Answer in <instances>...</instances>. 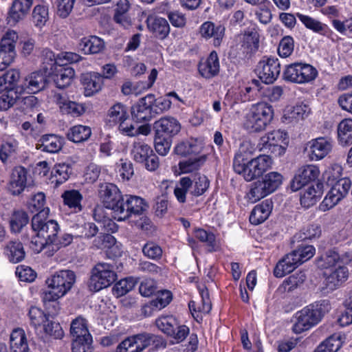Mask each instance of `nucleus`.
Wrapping results in <instances>:
<instances>
[{
  "instance_id": "5701e85b",
  "label": "nucleus",
  "mask_w": 352,
  "mask_h": 352,
  "mask_svg": "<svg viewBox=\"0 0 352 352\" xmlns=\"http://www.w3.org/2000/svg\"><path fill=\"white\" fill-rule=\"evenodd\" d=\"M225 34V28L220 24H215L211 21H206L199 28V34L201 38L208 40L212 39L215 47L221 43Z\"/></svg>"
},
{
  "instance_id": "bb28decb",
  "label": "nucleus",
  "mask_w": 352,
  "mask_h": 352,
  "mask_svg": "<svg viewBox=\"0 0 352 352\" xmlns=\"http://www.w3.org/2000/svg\"><path fill=\"white\" fill-rule=\"evenodd\" d=\"M309 113L310 108L307 104L299 103L289 106L284 109L281 121L285 124H293L305 119Z\"/></svg>"
},
{
  "instance_id": "69168bd1",
  "label": "nucleus",
  "mask_w": 352,
  "mask_h": 352,
  "mask_svg": "<svg viewBox=\"0 0 352 352\" xmlns=\"http://www.w3.org/2000/svg\"><path fill=\"white\" fill-rule=\"evenodd\" d=\"M192 182V186L190 187V193L196 197L202 195L210 186L209 179L204 175H196Z\"/></svg>"
},
{
  "instance_id": "c756f323",
  "label": "nucleus",
  "mask_w": 352,
  "mask_h": 352,
  "mask_svg": "<svg viewBox=\"0 0 352 352\" xmlns=\"http://www.w3.org/2000/svg\"><path fill=\"white\" fill-rule=\"evenodd\" d=\"M81 83L85 96H91L102 89L104 82L102 75L96 72H89L81 76Z\"/></svg>"
},
{
  "instance_id": "f8f14e48",
  "label": "nucleus",
  "mask_w": 352,
  "mask_h": 352,
  "mask_svg": "<svg viewBox=\"0 0 352 352\" xmlns=\"http://www.w3.org/2000/svg\"><path fill=\"white\" fill-rule=\"evenodd\" d=\"M159 336L141 333L130 336L117 346L116 352H141L152 344L162 341Z\"/></svg>"
},
{
  "instance_id": "0e129e2a",
  "label": "nucleus",
  "mask_w": 352,
  "mask_h": 352,
  "mask_svg": "<svg viewBox=\"0 0 352 352\" xmlns=\"http://www.w3.org/2000/svg\"><path fill=\"white\" fill-rule=\"evenodd\" d=\"M258 42V34L256 31L245 32L241 38V46L248 53L257 50Z\"/></svg>"
},
{
  "instance_id": "ea45409f",
  "label": "nucleus",
  "mask_w": 352,
  "mask_h": 352,
  "mask_svg": "<svg viewBox=\"0 0 352 352\" xmlns=\"http://www.w3.org/2000/svg\"><path fill=\"white\" fill-rule=\"evenodd\" d=\"M206 155H200L181 161L178 164V170H174L176 175H182L197 170L206 162Z\"/></svg>"
},
{
  "instance_id": "8fccbe9b",
  "label": "nucleus",
  "mask_w": 352,
  "mask_h": 352,
  "mask_svg": "<svg viewBox=\"0 0 352 352\" xmlns=\"http://www.w3.org/2000/svg\"><path fill=\"white\" fill-rule=\"evenodd\" d=\"M256 148L251 141L243 140L239 148L237 153L235 155V157L233 163L234 169L236 168L237 164L241 165L244 162H247L248 157L253 155L256 151Z\"/></svg>"
},
{
  "instance_id": "864d4df0",
  "label": "nucleus",
  "mask_w": 352,
  "mask_h": 352,
  "mask_svg": "<svg viewBox=\"0 0 352 352\" xmlns=\"http://www.w3.org/2000/svg\"><path fill=\"white\" fill-rule=\"evenodd\" d=\"M339 143L345 146L352 142V119H343L338 125Z\"/></svg>"
},
{
  "instance_id": "f704fd0d",
  "label": "nucleus",
  "mask_w": 352,
  "mask_h": 352,
  "mask_svg": "<svg viewBox=\"0 0 352 352\" xmlns=\"http://www.w3.org/2000/svg\"><path fill=\"white\" fill-rule=\"evenodd\" d=\"M10 352H29L28 340L25 331L16 328L12 331L10 336Z\"/></svg>"
},
{
  "instance_id": "1a4fd4ad",
  "label": "nucleus",
  "mask_w": 352,
  "mask_h": 352,
  "mask_svg": "<svg viewBox=\"0 0 352 352\" xmlns=\"http://www.w3.org/2000/svg\"><path fill=\"white\" fill-rule=\"evenodd\" d=\"M318 74L317 69L311 65L303 62H296L285 67L283 78L291 82L305 84L314 80Z\"/></svg>"
},
{
  "instance_id": "c03bdc74",
  "label": "nucleus",
  "mask_w": 352,
  "mask_h": 352,
  "mask_svg": "<svg viewBox=\"0 0 352 352\" xmlns=\"http://www.w3.org/2000/svg\"><path fill=\"white\" fill-rule=\"evenodd\" d=\"M106 208L97 206L94 210V218L98 222L104 232H115L118 230L116 223L107 217Z\"/></svg>"
},
{
  "instance_id": "3c124183",
  "label": "nucleus",
  "mask_w": 352,
  "mask_h": 352,
  "mask_svg": "<svg viewBox=\"0 0 352 352\" xmlns=\"http://www.w3.org/2000/svg\"><path fill=\"white\" fill-rule=\"evenodd\" d=\"M45 195L43 192H38L32 196L28 202V209L31 212L41 214V217H47L50 213V208L45 207Z\"/></svg>"
},
{
  "instance_id": "dca6fc26",
  "label": "nucleus",
  "mask_w": 352,
  "mask_h": 352,
  "mask_svg": "<svg viewBox=\"0 0 352 352\" xmlns=\"http://www.w3.org/2000/svg\"><path fill=\"white\" fill-rule=\"evenodd\" d=\"M48 83L45 71L34 72L25 77L22 83L16 88L19 94H34L44 89Z\"/></svg>"
},
{
  "instance_id": "6ab92c4d",
  "label": "nucleus",
  "mask_w": 352,
  "mask_h": 352,
  "mask_svg": "<svg viewBox=\"0 0 352 352\" xmlns=\"http://www.w3.org/2000/svg\"><path fill=\"white\" fill-rule=\"evenodd\" d=\"M43 217H41V214H36L33 217L32 220V230L35 233L41 234L42 236H44L52 243L57 235L60 227L56 221H46Z\"/></svg>"
},
{
  "instance_id": "ddd939ff",
  "label": "nucleus",
  "mask_w": 352,
  "mask_h": 352,
  "mask_svg": "<svg viewBox=\"0 0 352 352\" xmlns=\"http://www.w3.org/2000/svg\"><path fill=\"white\" fill-rule=\"evenodd\" d=\"M106 122L109 126H117L118 131L123 135L130 131L128 126L131 122L127 107L121 103H116L111 106L107 113Z\"/></svg>"
},
{
  "instance_id": "680f3d73",
  "label": "nucleus",
  "mask_w": 352,
  "mask_h": 352,
  "mask_svg": "<svg viewBox=\"0 0 352 352\" xmlns=\"http://www.w3.org/2000/svg\"><path fill=\"white\" fill-rule=\"evenodd\" d=\"M192 182L188 177H182L174 189V195L179 203H184L186 194L190 192Z\"/></svg>"
},
{
  "instance_id": "4be33fe9",
  "label": "nucleus",
  "mask_w": 352,
  "mask_h": 352,
  "mask_svg": "<svg viewBox=\"0 0 352 352\" xmlns=\"http://www.w3.org/2000/svg\"><path fill=\"white\" fill-rule=\"evenodd\" d=\"M325 285L330 290H335L342 285L349 277V270L342 264L324 272Z\"/></svg>"
},
{
  "instance_id": "7c9ffc66",
  "label": "nucleus",
  "mask_w": 352,
  "mask_h": 352,
  "mask_svg": "<svg viewBox=\"0 0 352 352\" xmlns=\"http://www.w3.org/2000/svg\"><path fill=\"white\" fill-rule=\"evenodd\" d=\"M322 180L323 184L325 183L329 187H338V184H341V182H346L348 184V187L351 186L350 179L342 176V168L339 164H333L329 166L322 173Z\"/></svg>"
},
{
  "instance_id": "423d86ee",
  "label": "nucleus",
  "mask_w": 352,
  "mask_h": 352,
  "mask_svg": "<svg viewBox=\"0 0 352 352\" xmlns=\"http://www.w3.org/2000/svg\"><path fill=\"white\" fill-rule=\"evenodd\" d=\"M117 278L113 266L104 262L98 263L91 269L88 287L91 292H98L110 286Z\"/></svg>"
},
{
  "instance_id": "49530a36",
  "label": "nucleus",
  "mask_w": 352,
  "mask_h": 352,
  "mask_svg": "<svg viewBox=\"0 0 352 352\" xmlns=\"http://www.w3.org/2000/svg\"><path fill=\"white\" fill-rule=\"evenodd\" d=\"M49 6L46 3L36 5L32 12V20L34 26L38 29L43 28L49 21Z\"/></svg>"
},
{
  "instance_id": "f257e3e1",
  "label": "nucleus",
  "mask_w": 352,
  "mask_h": 352,
  "mask_svg": "<svg viewBox=\"0 0 352 352\" xmlns=\"http://www.w3.org/2000/svg\"><path fill=\"white\" fill-rule=\"evenodd\" d=\"M74 272L69 270H60L45 280V288L42 294L44 303L56 301L65 296L76 283Z\"/></svg>"
},
{
  "instance_id": "a18cd8bd",
  "label": "nucleus",
  "mask_w": 352,
  "mask_h": 352,
  "mask_svg": "<svg viewBox=\"0 0 352 352\" xmlns=\"http://www.w3.org/2000/svg\"><path fill=\"white\" fill-rule=\"evenodd\" d=\"M194 236L201 242L206 243L210 252H216L221 248V243L215 235L201 228L195 229Z\"/></svg>"
},
{
  "instance_id": "6e6552de",
  "label": "nucleus",
  "mask_w": 352,
  "mask_h": 352,
  "mask_svg": "<svg viewBox=\"0 0 352 352\" xmlns=\"http://www.w3.org/2000/svg\"><path fill=\"white\" fill-rule=\"evenodd\" d=\"M272 164L273 160L270 156L260 155L241 165L237 164L234 170L236 173L242 175L246 181L250 182L263 175L272 168Z\"/></svg>"
},
{
  "instance_id": "f3484780",
  "label": "nucleus",
  "mask_w": 352,
  "mask_h": 352,
  "mask_svg": "<svg viewBox=\"0 0 352 352\" xmlns=\"http://www.w3.org/2000/svg\"><path fill=\"white\" fill-rule=\"evenodd\" d=\"M258 78L265 83L274 82L280 72V65L277 58L270 57L261 60L256 67Z\"/></svg>"
},
{
  "instance_id": "13d9d810",
  "label": "nucleus",
  "mask_w": 352,
  "mask_h": 352,
  "mask_svg": "<svg viewBox=\"0 0 352 352\" xmlns=\"http://www.w3.org/2000/svg\"><path fill=\"white\" fill-rule=\"evenodd\" d=\"M269 192L260 180L254 182L246 193L245 199L251 204L256 203L260 199L267 196Z\"/></svg>"
},
{
  "instance_id": "052dcab7",
  "label": "nucleus",
  "mask_w": 352,
  "mask_h": 352,
  "mask_svg": "<svg viewBox=\"0 0 352 352\" xmlns=\"http://www.w3.org/2000/svg\"><path fill=\"white\" fill-rule=\"evenodd\" d=\"M269 194L276 190L283 182V176L278 172H270L260 180Z\"/></svg>"
},
{
  "instance_id": "473e14b6",
  "label": "nucleus",
  "mask_w": 352,
  "mask_h": 352,
  "mask_svg": "<svg viewBox=\"0 0 352 352\" xmlns=\"http://www.w3.org/2000/svg\"><path fill=\"white\" fill-rule=\"evenodd\" d=\"M324 192V184L322 182H318L306 188L300 196V204L305 208L314 206L322 197Z\"/></svg>"
},
{
  "instance_id": "2eb2a0df",
  "label": "nucleus",
  "mask_w": 352,
  "mask_h": 352,
  "mask_svg": "<svg viewBox=\"0 0 352 352\" xmlns=\"http://www.w3.org/2000/svg\"><path fill=\"white\" fill-rule=\"evenodd\" d=\"M99 196L104 207L111 210V214L115 219L117 208H119L122 201V195L118 188L111 183L102 184L99 190Z\"/></svg>"
},
{
  "instance_id": "4d7b16f0",
  "label": "nucleus",
  "mask_w": 352,
  "mask_h": 352,
  "mask_svg": "<svg viewBox=\"0 0 352 352\" xmlns=\"http://www.w3.org/2000/svg\"><path fill=\"white\" fill-rule=\"evenodd\" d=\"M343 261L340 259V255L335 251L329 250L322 255L318 261V267L325 269V271L336 267Z\"/></svg>"
},
{
  "instance_id": "412c9836",
  "label": "nucleus",
  "mask_w": 352,
  "mask_h": 352,
  "mask_svg": "<svg viewBox=\"0 0 352 352\" xmlns=\"http://www.w3.org/2000/svg\"><path fill=\"white\" fill-rule=\"evenodd\" d=\"M320 175L319 168L316 165L308 164L301 166L297 170L292 182L294 191L298 190L311 181L315 180Z\"/></svg>"
},
{
  "instance_id": "f03ea898",
  "label": "nucleus",
  "mask_w": 352,
  "mask_h": 352,
  "mask_svg": "<svg viewBox=\"0 0 352 352\" xmlns=\"http://www.w3.org/2000/svg\"><path fill=\"white\" fill-rule=\"evenodd\" d=\"M331 309V304L327 300L316 301L306 306L296 313L293 331L298 334L310 329L318 324Z\"/></svg>"
},
{
  "instance_id": "39448f33",
  "label": "nucleus",
  "mask_w": 352,
  "mask_h": 352,
  "mask_svg": "<svg viewBox=\"0 0 352 352\" xmlns=\"http://www.w3.org/2000/svg\"><path fill=\"white\" fill-rule=\"evenodd\" d=\"M28 316L30 324L36 331H43L46 336L56 339L61 338L63 336V331L60 325L56 322L50 320L48 316L37 307H31Z\"/></svg>"
},
{
  "instance_id": "cd10ccee",
  "label": "nucleus",
  "mask_w": 352,
  "mask_h": 352,
  "mask_svg": "<svg viewBox=\"0 0 352 352\" xmlns=\"http://www.w3.org/2000/svg\"><path fill=\"white\" fill-rule=\"evenodd\" d=\"M34 0H13L8 11V22L16 24L30 12Z\"/></svg>"
},
{
  "instance_id": "2f4dec72",
  "label": "nucleus",
  "mask_w": 352,
  "mask_h": 352,
  "mask_svg": "<svg viewBox=\"0 0 352 352\" xmlns=\"http://www.w3.org/2000/svg\"><path fill=\"white\" fill-rule=\"evenodd\" d=\"M297 16L306 28L315 33L332 38V36L334 34L333 32L327 24L323 23L310 16L300 13H297Z\"/></svg>"
},
{
  "instance_id": "bf43d9fd",
  "label": "nucleus",
  "mask_w": 352,
  "mask_h": 352,
  "mask_svg": "<svg viewBox=\"0 0 352 352\" xmlns=\"http://www.w3.org/2000/svg\"><path fill=\"white\" fill-rule=\"evenodd\" d=\"M29 219L27 213L23 210L14 211L10 218V226L12 232L18 233L27 225Z\"/></svg>"
},
{
  "instance_id": "a878e982",
  "label": "nucleus",
  "mask_w": 352,
  "mask_h": 352,
  "mask_svg": "<svg viewBox=\"0 0 352 352\" xmlns=\"http://www.w3.org/2000/svg\"><path fill=\"white\" fill-rule=\"evenodd\" d=\"M51 78L58 88L63 89L69 86L75 76V71L69 66L56 65L52 67Z\"/></svg>"
},
{
  "instance_id": "09e8293b",
  "label": "nucleus",
  "mask_w": 352,
  "mask_h": 352,
  "mask_svg": "<svg viewBox=\"0 0 352 352\" xmlns=\"http://www.w3.org/2000/svg\"><path fill=\"white\" fill-rule=\"evenodd\" d=\"M91 135V129L89 126L78 124L71 127L67 133V138L69 140L80 143L87 140Z\"/></svg>"
},
{
  "instance_id": "a19ab883",
  "label": "nucleus",
  "mask_w": 352,
  "mask_h": 352,
  "mask_svg": "<svg viewBox=\"0 0 352 352\" xmlns=\"http://www.w3.org/2000/svg\"><path fill=\"white\" fill-rule=\"evenodd\" d=\"M199 294L201 298V305L197 304L195 301L191 300L188 304L190 312L194 318H199L198 313L208 314L212 308L211 302L209 298V293L207 289H199Z\"/></svg>"
},
{
  "instance_id": "a211bd4d",
  "label": "nucleus",
  "mask_w": 352,
  "mask_h": 352,
  "mask_svg": "<svg viewBox=\"0 0 352 352\" xmlns=\"http://www.w3.org/2000/svg\"><path fill=\"white\" fill-rule=\"evenodd\" d=\"M346 182H341L338 187H330L329 190L319 204L320 211L326 212L336 206L349 193L351 187H348Z\"/></svg>"
},
{
  "instance_id": "79ce46f5",
  "label": "nucleus",
  "mask_w": 352,
  "mask_h": 352,
  "mask_svg": "<svg viewBox=\"0 0 352 352\" xmlns=\"http://www.w3.org/2000/svg\"><path fill=\"white\" fill-rule=\"evenodd\" d=\"M104 46V41L96 36L84 37L78 44L79 50L85 54L99 53L103 50Z\"/></svg>"
},
{
  "instance_id": "58836bf2",
  "label": "nucleus",
  "mask_w": 352,
  "mask_h": 352,
  "mask_svg": "<svg viewBox=\"0 0 352 352\" xmlns=\"http://www.w3.org/2000/svg\"><path fill=\"white\" fill-rule=\"evenodd\" d=\"M272 210V203L265 200L253 208L250 215V221L252 224L258 225L264 222L270 216Z\"/></svg>"
},
{
  "instance_id": "338daca9",
  "label": "nucleus",
  "mask_w": 352,
  "mask_h": 352,
  "mask_svg": "<svg viewBox=\"0 0 352 352\" xmlns=\"http://www.w3.org/2000/svg\"><path fill=\"white\" fill-rule=\"evenodd\" d=\"M305 278V274L303 272L295 273L283 281L281 288L284 292H292L304 283Z\"/></svg>"
},
{
  "instance_id": "603ef678",
  "label": "nucleus",
  "mask_w": 352,
  "mask_h": 352,
  "mask_svg": "<svg viewBox=\"0 0 352 352\" xmlns=\"http://www.w3.org/2000/svg\"><path fill=\"white\" fill-rule=\"evenodd\" d=\"M70 333L72 339L92 338L87 327V320L80 316L72 322Z\"/></svg>"
},
{
  "instance_id": "5fc2aeb1",
  "label": "nucleus",
  "mask_w": 352,
  "mask_h": 352,
  "mask_svg": "<svg viewBox=\"0 0 352 352\" xmlns=\"http://www.w3.org/2000/svg\"><path fill=\"white\" fill-rule=\"evenodd\" d=\"M71 167L66 163L56 164L51 172L52 183L58 186L65 182L69 177Z\"/></svg>"
},
{
  "instance_id": "c9c22d12",
  "label": "nucleus",
  "mask_w": 352,
  "mask_h": 352,
  "mask_svg": "<svg viewBox=\"0 0 352 352\" xmlns=\"http://www.w3.org/2000/svg\"><path fill=\"white\" fill-rule=\"evenodd\" d=\"M64 139L56 135H45L38 141L36 147L41 151L50 153L58 152L63 147Z\"/></svg>"
},
{
  "instance_id": "393cba45",
  "label": "nucleus",
  "mask_w": 352,
  "mask_h": 352,
  "mask_svg": "<svg viewBox=\"0 0 352 352\" xmlns=\"http://www.w3.org/2000/svg\"><path fill=\"white\" fill-rule=\"evenodd\" d=\"M27 170L22 166L15 167L11 174L7 189L12 195H19L27 186Z\"/></svg>"
},
{
  "instance_id": "6e6d98bb",
  "label": "nucleus",
  "mask_w": 352,
  "mask_h": 352,
  "mask_svg": "<svg viewBox=\"0 0 352 352\" xmlns=\"http://www.w3.org/2000/svg\"><path fill=\"white\" fill-rule=\"evenodd\" d=\"M5 253L9 261L14 263L21 261L25 255L23 246L19 241H10L5 249Z\"/></svg>"
},
{
  "instance_id": "de8ad7c7",
  "label": "nucleus",
  "mask_w": 352,
  "mask_h": 352,
  "mask_svg": "<svg viewBox=\"0 0 352 352\" xmlns=\"http://www.w3.org/2000/svg\"><path fill=\"white\" fill-rule=\"evenodd\" d=\"M63 203L67 206L72 212H78L82 210L81 201L82 196L79 191L76 190H66L62 195Z\"/></svg>"
},
{
  "instance_id": "aec40b11",
  "label": "nucleus",
  "mask_w": 352,
  "mask_h": 352,
  "mask_svg": "<svg viewBox=\"0 0 352 352\" xmlns=\"http://www.w3.org/2000/svg\"><path fill=\"white\" fill-rule=\"evenodd\" d=\"M52 101L58 107L60 113L73 117L82 116L86 111L85 104L70 100L66 95L54 93Z\"/></svg>"
},
{
  "instance_id": "4c0bfd02",
  "label": "nucleus",
  "mask_w": 352,
  "mask_h": 352,
  "mask_svg": "<svg viewBox=\"0 0 352 352\" xmlns=\"http://www.w3.org/2000/svg\"><path fill=\"white\" fill-rule=\"evenodd\" d=\"M204 144L198 140H190L178 144L175 148V152L180 155L199 156L202 154Z\"/></svg>"
},
{
  "instance_id": "b1692460",
  "label": "nucleus",
  "mask_w": 352,
  "mask_h": 352,
  "mask_svg": "<svg viewBox=\"0 0 352 352\" xmlns=\"http://www.w3.org/2000/svg\"><path fill=\"white\" fill-rule=\"evenodd\" d=\"M155 96L148 94L141 98L131 108L132 117L138 122L149 120L151 118V107L153 104Z\"/></svg>"
},
{
  "instance_id": "0eeeda50",
  "label": "nucleus",
  "mask_w": 352,
  "mask_h": 352,
  "mask_svg": "<svg viewBox=\"0 0 352 352\" xmlns=\"http://www.w3.org/2000/svg\"><path fill=\"white\" fill-rule=\"evenodd\" d=\"M289 144V136L283 130H273L263 135L258 143L260 151L267 150L275 156L285 154Z\"/></svg>"
},
{
  "instance_id": "e2e57ef3",
  "label": "nucleus",
  "mask_w": 352,
  "mask_h": 352,
  "mask_svg": "<svg viewBox=\"0 0 352 352\" xmlns=\"http://www.w3.org/2000/svg\"><path fill=\"white\" fill-rule=\"evenodd\" d=\"M157 327L169 336L173 333V329L178 325V321L172 316H162L155 321Z\"/></svg>"
},
{
  "instance_id": "9d476101",
  "label": "nucleus",
  "mask_w": 352,
  "mask_h": 352,
  "mask_svg": "<svg viewBox=\"0 0 352 352\" xmlns=\"http://www.w3.org/2000/svg\"><path fill=\"white\" fill-rule=\"evenodd\" d=\"M131 155L135 162L142 164L148 171H155L159 168L158 157L154 153L152 148L144 142L135 141Z\"/></svg>"
},
{
  "instance_id": "37998d69",
  "label": "nucleus",
  "mask_w": 352,
  "mask_h": 352,
  "mask_svg": "<svg viewBox=\"0 0 352 352\" xmlns=\"http://www.w3.org/2000/svg\"><path fill=\"white\" fill-rule=\"evenodd\" d=\"M19 151V142L12 136H8L2 141L0 148V160L6 163L9 159L16 155Z\"/></svg>"
},
{
  "instance_id": "4468645a",
  "label": "nucleus",
  "mask_w": 352,
  "mask_h": 352,
  "mask_svg": "<svg viewBox=\"0 0 352 352\" xmlns=\"http://www.w3.org/2000/svg\"><path fill=\"white\" fill-rule=\"evenodd\" d=\"M332 147V141L320 137L306 142L304 152L310 161L316 162L324 159L331 151Z\"/></svg>"
},
{
  "instance_id": "9b49d317",
  "label": "nucleus",
  "mask_w": 352,
  "mask_h": 352,
  "mask_svg": "<svg viewBox=\"0 0 352 352\" xmlns=\"http://www.w3.org/2000/svg\"><path fill=\"white\" fill-rule=\"evenodd\" d=\"M147 205L140 197L125 195L117 208L115 219L118 221L129 219L132 214H140L146 210Z\"/></svg>"
},
{
  "instance_id": "e433bc0d",
  "label": "nucleus",
  "mask_w": 352,
  "mask_h": 352,
  "mask_svg": "<svg viewBox=\"0 0 352 352\" xmlns=\"http://www.w3.org/2000/svg\"><path fill=\"white\" fill-rule=\"evenodd\" d=\"M199 72L206 78H212L219 73V62L216 52H212L206 61L199 63Z\"/></svg>"
},
{
  "instance_id": "72a5a7b5",
  "label": "nucleus",
  "mask_w": 352,
  "mask_h": 352,
  "mask_svg": "<svg viewBox=\"0 0 352 352\" xmlns=\"http://www.w3.org/2000/svg\"><path fill=\"white\" fill-rule=\"evenodd\" d=\"M146 23L149 31L160 39L166 38L170 33V25L164 18L149 15Z\"/></svg>"
},
{
  "instance_id": "774afa93",
  "label": "nucleus",
  "mask_w": 352,
  "mask_h": 352,
  "mask_svg": "<svg viewBox=\"0 0 352 352\" xmlns=\"http://www.w3.org/2000/svg\"><path fill=\"white\" fill-rule=\"evenodd\" d=\"M172 294L168 290H162L157 293L156 298L150 302V307L156 310H160L167 306L172 300Z\"/></svg>"
},
{
  "instance_id": "20e7f679",
  "label": "nucleus",
  "mask_w": 352,
  "mask_h": 352,
  "mask_svg": "<svg viewBox=\"0 0 352 352\" xmlns=\"http://www.w3.org/2000/svg\"><path fill=\"white\" fill-rule=\"evenodd\" d=\"M316 249L313 245L300 246L296 250L285 255L276 263L274 269V275L282 278L291 273L299 265L311 258Z\"/></svg>"
},
{
  "instance_id": "c85d7f7f",
  "label": "nucleus",
  "mask_w": 352,
  "mask_h": 352,
  "mask_svg": "<svg viewBox=\"0 0 352 352\" xmlns=\"http://www.w3.org/2000/svg\"><path fill=\"white\" fill-rule=\"evenodd\" d=\"M154 129L156 135L171 137L179 132L181 125L177 119L170 116H165L154 123Z\"/></svg>"
},
{
  "instance_id": "7ed1b4c3",
  "label": "nucleus",
  "mask_w": 352,
  "mask_h": 352,
  "mask_svg": "<svg viewBox=\"0 0 352 352\" xmlns=\"http://www.w3.org/2000/svg\"><path fill=\"white\" fill-rule=\"evenodd\" d=\"M273 107L265 102L253 104L245 113L243 124L250 132L263 131L271 124L274 119Z\"/></svg>"
}]
</instances>
